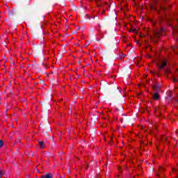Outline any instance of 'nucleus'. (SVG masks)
I'll return each mask as SVG.
<instances>
[{
    "instance_id": "f257e3e1",
    "label": "nucleus",
    "mask_w": 178,
    "mask_h": 178,
    "mask_svg": "<svg viewBox=\"0 0 178 178\" xmlns=\"http://www.w3.org/2000/svg\"><path fill=\"white\" fill-rule=\"evenodd\" d=\"M149 6L152 10H156V0H150Z\"/></svg>"
},
{
    "instance_id": "f03ea898",
    "label": "nucleus",
    "mask_w": 178,
    "mask_h": 178,
    "mask_svg": "<svg viewBox=\"0 0 178 178\" xmlns=\"http://www.w3.org/2000/svg\"><path fill=\"white\" fill-rule=\"evenodd\" d=\"M8 17L9 19H15V17H16V13L15 10L8 11Z\"/></svg>"
},
{
    "instance_id": "7ed1b4c3",
    "label": "nucleus",
    "mask_w": 178,
    "mask_h": 178,
    "mask_svg": "<svg viewBox=\"0 0 178 178\" xmlns=\"http://www.w3.org/2000/svg\"><path fill=\"white\" fill-rule=\"evenodd\" d=\"M173 37L178 41V28L173 29Z\"/></svg>"
},
{
    "instance_id": "20e7f679",
    "label": "nucleus",
    "mask_w": 178,
    "mask_h": 178,
    "mask_svg": "<svg viewBox=\"0 0 178 178\" xmlns=\"http://www.w3.org/2000/svg\"><path fill=\"white\" fill-rule=\"evenodd\" d=\"M117 112H120V113H122L123 112V106L121 104H119L116 108H115Z\"/></svg>"
},
{
    "instance_id": "39448f33",
    "label": "nucleus",
    "mask_w": 178,
    "mask_h": 178,
    "mask_svg": "<svg viewBox=\"0 0 178 178\" xmlns=\"http://www.w3.org/2000/svg\"><path fill=\"white\" fill-rule=\"evenodd\" d=\"M38 145L40 148H45V143H44L42 141H38Z\"/></svg>"
},
{
    "instance_id": "423d86ee",
    "label": "nucleus",
    "mask_w": 178,
    "mask_h": 178,
    "mask_svg": "<svg viewBox=\"0 0 178 178\" xmlns=\"http://www.w3.org/2000/svg\"><path fill=\"white\" fill-rule=\"evenodd\" d=\"M150 34H152L151 35V38H152L153 37H156V31H152L150 32Z\"/></svg>"
},
{
    "instance_id": "0eeeda50",
    "label": "nucleus",
    "mask_w": 178,
    "mask_h": 178,
    "mask_svg": "<svg viewBox=\"0 0 178 178\" xmlns=\"http://www.w3.org/2000/svg\"><path fill=\"white\" fill-rule=\"evenodd\" d=\"M165 66H166V61H163V63L160 65L159 68L160 70L163 69V67H165Z\"/></svg>"
},
{
    "instance_id": "6e6552de",
    "label": "nucleus",
    "mask_w": 178,
    "mask_h": 178,
    "mask_svg": "<svg viewBox=\"0 0 178 178\" xmlns=\"http://www.w3.org/2000/svg\"><path fill=\"white\" fill-rule=\"evenodd\" d=\"M96 3L99 8H101V6H102V4L101 3V0L96 1Z\"/></svg>"
},
{
    "instance_id": "1a4fd4ad",
    "label": "nucleus",
    "mask_w": 178,
    "mask_h": 178,
    "mask_svg": "<svg viewBox=\"0 0 178 178\" xmlns=\"http://www.w3.org/2000/svg\"><path fill=\"white\" fill-rule=\"evenodd\" d=\"M152 99H154V101H156V92H154L152 95Z\"/></svg>"
},
{
    "instance_id": "9d476101",
    "label": "nucleus",
    "mask_w": 178,
    "mask_h": 178,
    "mask_svg": "<svg viewBox=\"0 0 178 178\" xmlns=\"http://www.w3.org/2000/svg\"><path fill=\"white\" fill-rule=\"evenodd\" d=\"M129 31H130V33H137V29H130Z\"/></svg>"
},
{
    "instance_id": "9b49d317",
    "label": "nucleus",
    "mask_w": 178,
    "mask_h": 178,
    "mask_svg": "<svg viewBox=\"0 0 178 178\" xmlns=\"http://www.w3.org/2000/svg\"><path fill=\"white\" fill-rule=\"evenodd\" d=\"M3 147V140H0V148H2Z\"/></svg>"
},
{
    "instance_id": "f8f14e48",
    "label": "nucleus",
    "mask_w": 178,
    "mask_h": 178,
    "mask_svg": "<svg viewBox=\"0 0 178 178\" xmlns=\"http://www.w3.org/2000/svg\"><path fill=\"white\" fill-rule=\"evenodd\" d=\"M152 87L154 91H155V90H156V85L153 84V85L152 86Z\"/></svg>"
},
{
    "instance_id": "ddd939ff",
    "label": "nucleus",
    "mask_w": 178,
    "mask_h": 178,
    "mask_svg": "<svg viewBox=\"0 0 178 178\" xmlns=\"http://www.w3.org/2000/svg\"><path fill=\"white\" fill-rule=\"evenodd\" d=\"M159 172H163V168L159 167Z\"/></svg>"
},
{
    "instance_id": "4468645a",
    "label": "nucleus",
    "mask_w": 178,
    "mask_h": 178,
    "mask_svg": "<svg viewBox=\"0 0 178 178\" xmlns=\"http://www.w3.org/2000/svg\"><path fill=\"white\" fill-rule=\"evenodd\" d=\"M170 71L169 70H167L165 72V74H170Z\"/></svg>"
},
{
    "instance_id": "2eb2a0df",
    "label": "nucleus",
    "mask_w": 178,
    "mask_h": 178,
    "mask_svg": "<svg viewBox=\"0 0 178 178\" xmlns=\"http://www.w3.org/2000/svg\"><path fill=\"white\" fill-rule=\"evenodd\" d=\"M161 97L159 96V95L157 93L156 94V100L158 101V99H160Z\"/></svg>"
},
{
    "instance_id": "dca6fc26",
    "label": "nucleus",
    "mask_w": 178,
    "mask_h": 178,
    "mask_svg": "<svg viewBox=\"0 0 178 178\" xmlns=\"http://www.w3.org/2000/svg\"><path fill=\"white\" fill-rule=\"evenodd\" d=\"M151 74H153V76H155V72L154 71L150 70Z\"/></svg>"
},
{
    "instance_id": "f3484780",
    "label": "nucleus",
    "mask_w": 178,
    "mask_h": 178,
    "mask_svg": "<svg viewBox=\"0 0 178 178\" xmlns=\"http://www.w3.org/2000/svg\"><path fill=\"white\" fill-rule=\"evenodd\" d=\"M3 175V172L0 170V177H2Z\"/></svg>"
},
{
    "instance_id": "a211bd4d",
    "label": "nucleus",
    "mask_w": 178,
    "mask_h": 178,
    "mask_svg": "<svg viewBox=\"0 0 178 178\" xmlns=\"http://www.w3.org/2000/svg\"><path fill=\"white\" fill-rule=\"evenodd\" d=\"M152 24H153V26H155V21L154 20H151Z\"/></svg>"
},
{
    "instance_id": "6ab92c4d",
    "label": "nucleus",
    "mask_w": 178,
    "mask_h": 178,
    "mask_svg": "<svg viewBox=\"0 0 178 178\" xmlns=\"http://www.w3.org/2000/svg\"><path fill=\"white\" fill-rule=\"evenodd\" d=\"M105 12H106V10H105V9H103V12L102 13V15L105 14Z\"/></svg>"
},
{
    "instance_id": "aec40b11",
    "label": "nucleus",
    "mask_w": 178,
    "mask_h": 178,
    "mask_svg": "<svg viewBox=\"0 0 178 178\" xmlns=\"http://www.w3.org/2000/svg\"><path fill=\"white\" fill-rule=\"evenodd\" d=\"M174 81L176 83L177 81H178V79H176V78H174Z\"/></svg>"
},
{
    "instance_id": "412c9836",
    "label": "nucleus",
    "mask_w": 178,
    "mask_h": 178,
    "mask_svg": "<svg viewBox=\"0 0 178 178\" xmlns=\"http://www.w3.org/2000/svg\"><path fill=\"white\" fill-rule=\"evenodd\" d=\"M118 94H120V90H118Z\"/></svg>"
},
{
    "instance_id": "4be33fe9",
    "label": "nucleus",
    "mask_w": 178,
    "mask_h": 178,
    "mask_svg": "<svg viewBox=\"0 0 178 178\" xmlns=\"http://www.w3.org/2000/svg\"><path fill=\"white\" fill-rule=\"evenodd\" d=\"M159 35H159V34H158V33H157V38H159Z\"/></svg>"
},
{
    "instance_id": "5701e85b",
    "label": "nucleus",
    "mask_w": 178,
    "mask_h": 178,
    "mask_svg": "<svg viewBox=\"0 0 178 178\" xmlns=\"http://www.w3.org/2000/svg\"><path fill=\"white\" fill-rule=\"evenodd\" d=\"M152 84H154V81L152 80Z\"/></svg>"
},
{
    "instance_id": "b1692460",
    "label": "nucleus",
    "mask_w": 178,
    "mask_h": 178,
    "mask_svg": "<svg viewBox=\"0 0 178 178\" xmlns=\"http://www.w3.org/2000/svg\"><path fill=\"white\" fill-rule=\"evenodd\" d=\"M154 126H155V127H156V124H154Z\"/></svg>"
},
{
    "instance_id": "393cba45",
    "label": "nucleus",
    "mask_w": 178,
    "mask_h": 178,
    "mask_svg": "<svg viewBox=\"0 0 178 178\" xmlns=\"http://www.w3.org/2000/svg\"><path fill=\"white\" fill-rule=\"evenodd\" d=\"M152 56H149V58H151Z\"/></svg>"
},
{
    "instance_id": "a878e982",
    "label": "nucleus",
    "mask_w": 178,
    "mask_h": 178,
    "mask_svg": "<svg viewBox=\"0 0 178 178\" xmlns=\"http://www.w3.org/2000/svg\"><path fill=\"white\" fill-rule=\"evenodd\" d=\"M158 176H159V175H157V177H158Z\"/></svg>"
}]
</instances>
